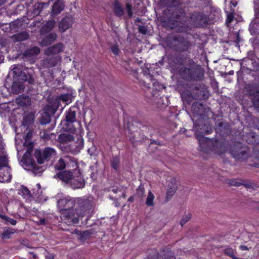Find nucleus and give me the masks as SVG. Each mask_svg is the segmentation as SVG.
Masks as SVG:
<instances>
[{"label": "nucleus", "instance_id": "nucleus-1", "mask_svg": "<svg viewBox=\"0 0 259 259\" xmlns=\"http://www.w3.org/2000/svg\"><path fill=\"white\" fill-rule=\"evenodd\" d=\"M194 129L196 131L195 137L198 140L200 150L204 152L209 151H214L219 155H222L227 151L226 147L223 142L205 137L204 135H208L211 133L212 128L208 124L203 123L202 120H197L194 123Z\"/></svg>", "mask_w": 259, "mask_h": 259}, {"label": "nucleus", "instance_id": "nucleus-2", "mask_svg": "<svg viewBox=\"0 0 259 259\" xmlns=\"http://www.w3.org/2000/svg\"><path fill=\"white\" fill-rule=\"evenodd\" d=\"M13 72L14 81L11 91L13 94H18L22 92L25 88V82L29 84H34V80L32 74L28 73L27 70H24L22 66H15Z\"/></svg>", "mask_w": 259, "mask_h": 259}, {"label": "nucleus", "instance_id": "nucleus-3", "mask_svg": "<svg viewBox=\"0 0 259 259\" xmlns=\"http://www.w3.org/2000/svg\"><path fill=\"white\" fill-rule=\"evenodd\" d=\"M58 203L61 207L62 221L69 226L78 224L79 217L75 216V210L73 208L75 206V200L65 198L60 199Z\"/></svg>", "mask_w": 259, "mask_h": 259}, {"label": "nucleus", "instance_id": "nucleus-4", "mask_svg": "<svg viewBox=\"0 0 259 259\" xmlns=\"http://www.w3.org/2000/svg\"><path fill=\"white\" fill-rule=\"evenodd\" d=\"M188 67H182L179 70V74L183 79L187 81H200L203 78L204 70L192 59L187 61Z\"/></svg>", "mask_w": 259, "mask_h": 259}, {"label": "nucleus", "instance_id": "nucleus-5", "mask_svg": "<svg viewBox=\"0 0 259 259\" xmlns=\"http://www.w3.org/2000/svg\"><path fill=\"white\" fill-rule=\"evenodd\" d=\"M124 127L127 130V136L133 147L141 144L145 140L141 133V123L132 117L128 118L126 123L124 119Z\"/></svg>", "mask_w": 259, "mask_h": 259}, {"label": "nucleus", "instance_id": "nucleus-6", "mask_svg": "<svg viewBox=\"0 0 259 259\" xmlns=\"http://www.w3.org/2000/svg\"><path fill=\"white\" fill-rule=\"evenodd\" d=\"M165 42L168 48L180 53L189 52L192 46L191 42L187 38L180 34L167 36Z\"/></svg>", "mask_w": 259, "mask_h": 259}, {"label": "nucleus", "instance_id": "nucleus-7", "mask_svg": "<svg viewBox=\"0 0 259 259\" xmlns=\"http://www.w3.org/2000/svg\"><path fill=\"white\" fill-rule=\"evenodd\" d=\"M190 90L183 92L182 97L184 101L190 104L193 100H205L209 97V92L204 84L192 86Z\"/></svg>", "mask_w": 259, "mask_h": 259}, {"label": "nucleus", "instance_id": "nucleus-8", "mask_svg": "<svg viewBox=\"0 0 259 259\" xmlns=\"http://www.w3.org/2000/svg\"><path fill=\"white\" fill-rule=\"evenodd\" d=\"M230 153L237 162L246 161L252 156L251 148L239 142L233 143L230 147Z\"/></svg>", "mask_w": 259, "mask_h": 259}, {"label": "nucleus", "instance_id": "nucleus-9", "mask_svg": "<svg viewBox=\"0 0 259 259\" xmlns=\"http://www.w3.org/2000/svg\"><path fill=\"white\" fill-rule=\"evenodd\" d=\"M151 82L147 83L144 81V86L146 87L148 91L151 93L150 98L157 104H164L163 97H161V92L165 88L163 84L159 83L157 80L153 79V76L149 75Z\"/></svg>", "mask_w": 259, "mask_h": 259}, {"label": "nucleus", "instance_id": "nucleus-10", "mask_svg": "<svg viewBox=\"0 0 259 259\" xmlns=\"http://www.w3.org/2000/svg\"><path fill=\"white\" fill-rule=\"evenodd\" d=\"M75 204H76L75 207L76 215L81 218L87 216L85 220V224H87L93 211L92 202L88 198L80 197L77 199Z\"/></svg>", "mask_w": 259, "mask_h": 259}, {"label": "nucleus", "instance_id": "nucleus-11", "mask_svg": "<svg viewBox=\"0 0 259 259\" xmlns=\"http://www.w3.org/2000/svg\"><path fill=\"white\" fill-rule=\"evenodd\" d=\"M190 26L195 28H205L210 23L209 16L203 12L194 11L191 14L188 18Z\"/></svg>", "mask_w": 259, "mask_h": 259}, {"label": "nucleus", "instance_id": "nucleus-12", "mask_svg": "<svg viewBox=\"0 0 259 259\" xmlns=\"http://www.w3.org/2000/svg\"><path fill=\"white\" fill-rule=\"evenodd\" d=\"M33 145L30 143V150H27L22 158V166L25 169L31 170L34 174H38L45 170L44 166L37 165L32 155Z\"/></svg>", "mask_w": 259, "mask_h": 259}, {"label": "nucleus", "instance_id": "nucleus-13", "mask_svg": "<svg viewBox=\"0 0 259 259\" xmlns=\"http://www.w3.org/2000/svg\"><path fill=\"white\" fill-rule=\"evenodd\" d=\"M56 155V150L50 147H45L42 150L36 149L34 155L38 164H41L45 161H49L51 158Z\"/></svg>", "mask_w": 259, "mask_h": 259}, {"label": "nucleus", "instance_id": "nucleus-14", "mask_svg": "<svg viewBox=\"0 0 259 259\" xmlns=\"http://www.w3.org/2000/svg\"><path fill=\"white\" fill-rule=\"evenodd\" d=\"M86 182L81 173L78 171L73 173L69 185L73 189H82L84 187Z\"/></svg>", "mask_w": 259, "mask_h": 259}, {"label": "nucleus", "instance_id": "nucleus-15", "mask_svg": "<svg viewBox=\"0 0 259 259\" xmlns=\"http://www.w3.org/2000/svg\"><path fill=\"white\" fill-rule=\"evenodd\" d=\"M74 22V19L72 16H66L63 18L58 24L59 30L61 32H64L72 27Z\"/></svg>", "mask_w": 259, "mask_h": 259}, {"label": "nucleus", "instance_id": "nucleus-16", "mask_svg": "<svg viewBox=\"0 0 259 259\" xmlns=\"http://www.w3.org/2000/svg\"><path fill=\"white\" fill-rule=\"evenodd\" d=\"M230 126L228 122L221 121L216 125L215 132L221 137H226L230 134Z\"/></svg>", "mask_w": 259, "mask_h": 259}, {"label": "nucleus", "instance_id": "nucleus-17", "mask_svg": "<svg viewBox=\"0 0 259 259\" xmlns=\"http://www.w3.org/2000/svg\"><path fill=\"white\" fill-rule=\"evenodd\" d=\"M73 173L69 170H64L56 172L54 175V178L58 179L66 184L70 183Z\"/></svg>", "mask_w": 259, "mask_h": 259}, {"label": "nucleus", "instance_id": "nucleus-18", "mask_svg": "<svg viewBox=\"0 0 259 259\" xmlns=\"http://www.w3.org/2000/svg\"><path fill=\"white\" fill-rule=\"evenodd\" d=\"M61 60V57L59 56L47 58L43 60L42 66L45 68H50L56 66Z\"/></svg>", "mask_w": 259, "mask_h": 259}, {"label": "nucleus", "instance_id": "nucleus-19", "mask_svg": "<svg viewBox=\"0 0 259 259\" xmlns=\"http://www.w3.org/2000/svg\"><path fill=\"white\" fill-rule=\"evenodd\" d=\"M65 7L64 0H57L52 7L51 15L55 17L64 10Z\"/></svg>", "mask_w": 259, "mask_h": 259}, {"label": "nucleus", "instance_id": "nucleus-20", "mask_svg": "<svg viewBox=\"0 0 259 259\" xmlns=\"http://www.w3.org/2000/svg\"><path fill=\"white\" fill-rule=\"evenodd\" d=\"M64 45L61 42L57 43L53 46L47 48L45 51V54L50 56L52 55L58 54L63 51Z\"/></svg>", "mask_w": 259, "mask_h": 259}, {"label": "nucleus", "instance_id": "nucleus-21", "mask_svg": "<svg viewBox=\"0 0 259 259\" xmlns=\"http://www.w3.org/2000/svg\"><path fill=\"white\" fill-rule=\"evenodd\" d=\"M76 108L74 106L71 107L65 112V121L69 123H72L76 121Z\"/></svg>", "mask_w": 259, "mask_h": 259}, {"label": "nucleus", "instance_id": "nucleus-22", "mask_svg": "<svg viewBox=\"0 0 259 259\" xmlns=\"http://www.w3.org/2000/svg\"><path fill=\"white\" fill-rule=\"evenodd\" d=\"M11 167H7L0 170V182L9 183L11 181L12 176L11 174Z\"/></svg>", "mask_w": 259, "mask_h": 259}, {"label": "nucleus", "instance_id": "nucleus-23", "mask_svg": "<svg viewBox=\"0 0 259 259\" xmlns=\"http://www.w3.org/2000/svg\"><path fill=\"white\" fill-rule=\"evenodd\" d=\"M247 95L251 98H254L259 96V83L248 85L246 88Z\"/></svg>", "mask_w": 259, "mask_h": 259}, {"label": "nucleus", "instance_id": "nucleus-24", "mask_svg": "<svg viewBox=\"0 0 259 259\" xmlns=\"http://www.w3.org/2000/svg\"><path fill=\"white\" fill-rule=\"evenodd\" d=\"M49 3H37L33 6L32 14L33 17L39 15L43 9L48 7Z\"/></svg>", "mask_w": 259, "mask_h": 259}, {"label": "nucleus", "instance_id": "nucleus-25", "mask_svg": "<svg viewBox=\"0 0 259 259\" xmlns=\"http://www.w3.org/2000/svg\"><path fill=\"white\" fill-rule=\"evenodd\" d=\"M57 38V34L55 32H51L45 35L42 39L40 44L42 46H48L53 43Z\"/></svg>", "mask_w": 259, "mask_h": 259}, {"label": "nucleus", "instance_id": "nucleus-26", "mask_svg": "<svg viewBox=\"0 0 259 259\" xmlns=\"http://www.w3.org/2000/svg\"><path fill=\"white\" fill-rule=\"evenodd\" d=\"M246 141L248 144L255 146L259 144V135L254 132H250L246 135Z\"/></svg>", "mask_w": 259, "mask_h": 259}, {"label": "nucleus", "instance_id": "nucleus-27", "mask_svg": "<svg viewBox=\"0 0 259 259\" xmlns=\"http://www.w3.org/2000/svg\"><path fill=\"white\" fill-rule=\"evenodd\" d=\"M29 34L26 31H22L18 33L13 34L11 38L14 42H20L27 40L29 38Z\"/></svg>", "mask_w": 259, "mask_h": 259}, {"label": "nucleus", "instance_id": "nucleus-28", "mask_svg": "<svg viewBox=\"0 0 259 259\" xmlns=\"http://www.w3.org/2000/svg\"><path fill=\"white\" fill-rule=\"evenodd\" d=\"M67 161L64 158L61 157L54 164V170L57 172L64 170L66 167Z\"/></svg>", "mask_w": 259, "mask_h": 259}, {"label": "nucleus", "instance_id": "nucleus-29", "mask_svg": "<svg viewBox=\"0 0 259 259\" xmlns=\"http://www.w3.org/2000/svg\"><path fill=\"white\" fill-rule=\"evenodd\" d=\"M55 21L54 20L48 21L44 24L40 29V33L42 34H46L51 31L54 27Z\"/></svg>", "mask_w": 259, "mask_h": 259}, {"label": "nucleus", "instance_id": "nucleus-30", "mask_svg": "<svg viewBox=\"0 0 259 259\" xmlns=\"http://www.w3.org/2000/svg\"><path fill=\"white\" fill-rule=\"evenodd\" d=\"M113 12L118 17H122L124 14V10L118 1L116 0L113 4Z\"/></svg>", "mask_w": 259, "mask_h": 259}, {"label": "nucleus", "instance_id": "nucleus-31", "mask_svg": "<svg viewBox=\"0 0 259 259\" xmlns=\"http://www.w3.org/2000/svg\"><path fill=\"white\" fill-rule=\"evenodd\" d=\"M172 61L175 64L182 66L186 62V57L182 54L177 53L174 56Z\"/></svg>", "mask_w": 259, "mask_h": 259}, {"label": "nucleus", "instance_id": "nucleus-32", "mask_svg": "<svg viewBox=\"0 0 259 259\" xmlns=\"http://www.w3.org/2000/svg\"><path fill=\"white\" fill-rule=\"evenodd\" d=\"M34 119V114L32 112L29 113L24 116L22 121V124L24 126H29L33 123Z\"/></svg>", "mask_w": 259, "mask_h": 259}, {"label": "nucleus", "instance_id": "nucleus-33", "mask_svg": "<svg viewBox=\"0 0 259 259\" xmlns=\"http://www.w3.org/2000/svg\"><path fill=\"white\" fill-rule=\"evenodd\" d=\"M40 53V49L39 47L34 46L27 49L24 53V55L27 57H31L36 56Z\"/></svg>", "mask_w": 259, "mask_h": 259}, {"label": "nucleus", "instance_id": "nucleus-34", "mask_svg": "<svg viewBox=\"0 0 259 259\" xmlns=\"http://www.w3.org/2000/svg\"><path fill=\"white\" fill-rule=\"evenodd\" d=\"M74 233L79 236V239L81 241L88 239L91 235V233L89 231H82L77 229L74 230Z\"/></svg>", "mask_w": 259, "mask_h": 259}, {"label": "nucleus", "instance_id": "nucleus-35", "mask_svg": "<svg viewBox=\"0 0 259 259\" xmlns=\"http://www.w3.org/2000/svg\"><path fill=\"white\" fill-rule=\"evenodd\" d=\"M30 98L28 97H22L20 98H17L16 100V103L19 105L23 107H26L30 104Z\"/></svg>", "mask_w": 259, "mask_h": 259}, {"label": "nucleus", "instance_id": "nucleus-36", "mask_svg": "<svg viewBox=\"0 0 259 259\" xmlns=\"http://www.w3.org/2000/svg\"><path fill=\"white\" fill-rule=\"evenodd\" d=\"M9 160L6 156H0V170L9 167Z\"/></svg>", "mask_w": 259, "mask_h": 259}, {"label": "nucleus", "instance_id": "nucleus-37", "mask_svg": "<svg viewBox=\"0 0 259 259\" xmlns=\"http://www.w3.org/2000/svg\"><path fill=\"white\" fill-rule=\"evenodd\" d=\"M51 116L48 113L43 111L41 116L40 118V123L42 125H45L49 123L51 120Z\"/></svg>", "mask_w": 259, "mask_h": 259}, {"label": "nucleus", "instance_id": "nucleus-38", "mask_svg": "<svg viewBox=\"0 0 259 259\" xmlns=\"http://www.w3.org/2000/svg\"><path fill=\"white\" fill-rule=\"evenodd\" d=\"M168 188L166 191V200L168 201L171 198V197L175 194L178 187L177 186H168Z\"/></svg>", "mask_w": 259, "mask_h": 259}, {"label": "nucleus", "instance_id": "nucleus-39", "mask_svg": "<svg viewBox=\"0 0 259 259\" xmlns=\"http://www.w3.org/2000/svg\"><path fill=\"white\" fill-rule=\"evenodd\" d=\"M57 108L54 107L53 105H48L44 107L43 111L48 113L51 116L53 115L56 112Z\"/></svg>", "mask_w": 259, "mask_h": 259}, {"label": "nucleus", "instance_id": "nucleus-40", "mask_svg": "<svg viewBox=\"0 0 259 259\" xmlns=\"http://www.w3.org/2000/svg\"><path fill=\"white\" fill-rule=\"evenodd\" d=\"M14 233V230L11 228H8L4 230L1 235V238L3 239H8L11 238V236Z\"/></svg>", "mask_w": 259, "mask_h": 259}, {"label": "nucleus", "instance_id": "nucleus-41", "mask_svg": "<svg viewBox=\"0 0 259 259\" xmlns=\"http://www.w3.org/2000/svg\"><path fill=\"white\" fill-rule=\"evenodd\" d=\"M154 195L151 191H149L146 200V204L148 206H153L154 205Z\"/></svg>", "mask_w": 259, "mask_h": 259}, {"label": "nucleus", "instance_id": "nucleus-42", "mask_svg": "<svg viewBox=\"0 0 259 259\" xmlns=\"http://www.w3.org/2000/svg\"><path fill=\"white\" fill-rule=\"evenodd\" d=\"M120 159L118 156L113 157L111 162V167L115 170H117L119 166Z\"/></svg>", "mask_w": 259, "mask_h": 259}, {"label": "nucleus", "instance_id": "nucleus-43", "mask_svg": "<svg viewBox=\"0 0 259 259\" xmlns=\"http://www.w3.org/2000/svg\"><path fill=\"white\" fill-rule=\"evenodd\" d=\"M19 194H21L23 196H28L30 195V191L24 185H21L20 188L19 189Z\"/></svg>", "mask_w": 259, "mask_h": 259}, {"label": "nucleus", "instance_id": "nucleus-44", "mask_svg": "<svg viewBox=\"0 0 259 259\" xmlns=\"http://www.w3.org/2000/svg\"><path fill=\"white\" fill-rule=\"evenodd\" d=\"M178 0H161L162 5L167 7H171L175 6Z\"/></svg>", "mask_w": 259, "mask_h": 259}, {"label": "nucleus", "instance_id": "nucleus-45", "mask_svg": "<svg viewBox=\"0 0 259 259\" xmlns=\"http://www.w3.org/2000/svg\"><path fill=\"white\" fill-rule=\"evenodd\" d=\"M227 183L230 185V186H237L239 187L242 186V184H243L242 182H239L237 179H228L227 180Z\"/></svg>", "mask_w": 259, "mask_h": 259}, {"label": "nucleus", "instance_id": "nucleus-46", "mask_svg": "<svg viewBox=\"0 0 259 259\" xmlns=\"http://www.w3.org/2000/svg\"><path fill=\"white\" fill-rule=\"evenodd\" d=\"M224 253L225 255L231 257L232 259L236 258L234 254V250L231 247H227L224 250Z\"/></svg>", "mask_w": 259, "mask_h": 259}, {"label": "nucleus", "instance_id": "nucleus-47", "mask_svg": "<svg viewBox=\"0 0 259 259\" xmlns=\"http://www.w3.org/2000/svg\"><path fill=\"white\" fill-rule=\"evenodd\" d=\"M111 52L115 56H118L120 53L118 45L114 44L110 47Z\"/></svg>", "mask_w": 259, "mask_h": 259}, {"label": "nucleus", "instance_id": "nucleus-48", "mask_svg": "<svg viewBox=\"0 0 259 259\" xmlns=\"http://www.w3.org/2000/svg\"><path fill=\"white\" fill-rule=\"evenodd\" d=\"M58 99L62 101L67 102L71 99V95L69 94H61L58 96Z\"/></svg>", "mask_w": 259, "mask_h": 259}, {"label": "nucleus", "instance_id": "nucleus-49", "mask_svg": "<svg viewBox=\"0 0 259 259\" xmlns=\"http://www.w3.org/2000/svg\"><path fill=\"white\" fill-rule=\"evenodd\" d=\"M252 151L255 157L259 160V144L253 146Z\"/></svg>", "mask_w": 259, "mask_h": 259}, {"label": "nucleus", "instance_id": "nucleus-50", "mask_svg": "<svg viewBox=\"0 0 259 259\" xmlns=\"http://www.w3.org/2000/svg\"><path fill=\"white\" fill-rule=\"evenodd\" d=\"M191 218V214H188L186 217H183L180 221V225L183 227L187 222H188Z\"/></svg>", "mask_w": 259, "mask_h": 259}, {"label": "nucleus", "instance_id": "nucleus-51", "mask_svg": "<svg viewBox=\"0 0 259 259\" xmlns=\"http://www.w3.org/2000/svg\"><path fill=\"white\" fill-rule=\"evenodd\" d=\"M145 193L144 187L140 185L137 190V194L139 197H142Z\"/></svg>", "mask_w": 259, "mask_h": 259}, {"label": "nucleus", "instance_id": "nucleus-52", "mask_svg": "<svg viewBox=\"0 0 259 259\" xmlns=\"http://www.w3.org/2000/svg\"><path fill=\"white\" fill-rule=\"evenodd\" d=\"M126 9H127V12L128 16L130 18H131L133 15V12L132 11V7L130 4L127 3L126 4Z\"/></svg>", "mask_w": 259, "mask_h": 259}, {"label": "nucleus", "instance_id": "nucleus-53", "mask_svg": "<svg viewBox=\"0 0 259 259\" xmlns=\"http://www.w3.org/2000/svg\"><path fill=\"white\" fill-rule=\"evenodd\" d=\"M59 139L60 142H66L68 140L69 135L66 134H61L59 136Z\"/></svg>", "mask_w": 259, "mask_h": 259}, {"label": "nucleus", "instance_id": "nucleus-54", "mask_svg": "<svg viewBox=\"0 0 259 259\" xmlns=\"http://www.w3.org/2000/svg\"><path fill=\"white\" fill-rule=\"evenodd\" d=\"M251 101L254 107L259 108V96L254 98H251Z\"/></svg>", "mask_w": 259, "mask_h": 259}, {"label": "nucleus", "instance_id": "nucleus-55", "mask_svg": "<svg viewBox=\"0 0 259 259\" xmlns=\"http://www.w3.org/2000/svg\"><path fill=\"white\" fill-rule=\"evenodd\" d=\"M40 137L44 140H48L51 138L50 135L45 131L42 133H40Z\"/></svg>", "mask_w": 259, "mask_h": 259}, {"label": "nucleus", "instance_id": "nucleus-56", "mask_svg": "<svg viewBox=\"0 0 259 259\" xmlns=\"http://www.w3.org/2000/svg\"><path fill=\"white\" fill-rule=\"evenodd\" d=\"M139 32L143 34H146L147 32V28L145 26H139Z\"/></svg>", "mask_w": 259, "mask_h": 259}, {"label": "nucleus", "instance_id": "nucleus-57", "mask_svg": "<svg viewBox=\"0 0 259 259\" xmlns=\"http://www.w3.org/2000/svg\"><path fill=\"white\" fill-rule=\"evenodd\" d=\"M175 186H177V180L176 178L172 177L168 182V186L174 187Z\"/></svg>", "mask_w": 259, "mask_h": 259}, {"label": "nucleus", "instance_id": "nucleus-58", "mask_svg": "<svg viewBox=\"0 0 259 259\" xmlns=\"http://www.w3.org/2000/svg\"><path fill=\"white\" fill-rule=\"evenodd\" d=\"M240 35L239 32H236L235 36L234 37V41L235 42L236 45L238 46L240 42Z\"/></svg>", "mask_w": 259, "mask_h": 259}, {"label": "nucleus", "instance_id": "nucleus-59", "mask_svg": "<svg viewBox=\"0 0 259 259\" xmlns=\"http://www.w3.org/2000/svg\"><path fill=\"white\" fill-rule=\"evenodd\" d=\"M234 15L232 13H230L227 15V18L226 19L227 23H231L234 19Z\"/></svg>", "mask_w": 259, "mask_h": 259}, {"label": "nucleus", "instance_id": "nucleus-60", "mask_svg": "<svg viewBox=\"0 0 259 259\" xmlns=\"http://www.w3.org/2000/svg\"><path fill=\"white\" fill-rule=\"evenodd\" d=\"M240 181L242 182V183H243V184H242V185L244 186L245 187L247 188H252L253 187V184L250 183V182H248V183H244L245 182V180H240Z\"/></svg>", "mask_w": 259, "mask_h": 259}, {"label": "nucleus", "instance_id": "nucleus-61", "mask_svg": "<svg viewBox=\"0 0 259 259\" xmlns=\"http://www.w3.org/2000/svg\"><path fill=\"white\" fill-rule=\"evenodd\" d=\"M6 221L12 225H15L17 223V221L9 217L8 218Z\"/></svg>", "mask_w": 259, "mask_h": 259}, {"label": "nucleus", "instance_id": "nucleus-62", "mask_svg": "<svg viewBox=\"0 0 259 259\" xmlns=\"http://www.w3.org/2000/svg\"><path fill=\"white\" fill-rule=\"evenodd\" d=\"M46 223V220L45 218L41 219L39 220L38 224L39 225H45Z\"/></svg>", "mask_w": 259, "mask_h": 259}, {"label": "nucleus", "instance_id": "nucleus-63", "mask_svg": "<svg viewBox=\"0 0 259 259\" xmlns=\"http://www.w3.org/2000/svg\"><path fill=\"white\" fill-rule=\"evenodd\" d=\"M239 248L242 250H248L249 249L248 247L244 245H241Z\"/></svg>", "mask_w": 259, "mask_h": 259}, {"label": "nucleus", "instance_id": "nucleus-64", "mask_svg": "<svg viewBox=\"0 0 259 259\" xmlns=\"http://www.w3.org/2000/svg\"><path fill=\"white\" fill-rule=\"evenodd\" d=\"M54 255L53 254H50L46 256L45 259H54Z\"/></svg>", "mask_w": 259, "mask_h": 259}]
</instances>
